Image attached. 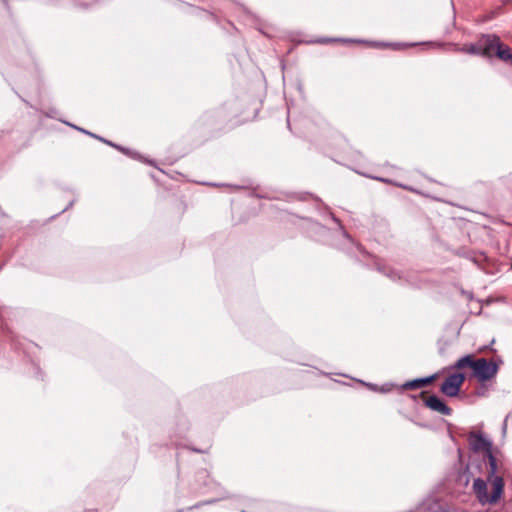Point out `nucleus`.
Wrapping results in <instances>:
<instances>
[{
  "mask_svg": "<svg viewBox=\"0 0 512 512\" xmlns=\"http://www.w3.org/2000/svg\"><path fill=\"white\" fill-rule=\"evenodd\" d=\"M469 448L473 453H483L485 466H490V474L497 471V459L493 453V442L481 432L471 431L468 434Z\"/></svg>",
  "mask_w": 512,
  "mask_h": 512,
  "instance_id": "obj_1",
  "label": "nucleus"
},
{
  "mask_svg": "<svg viewBox=\"0 0 512 512\" xmlns=\"http://www.w3.org/2000/svg\"><path fill=\"white\" fill-rule=\"evenodd\" d=\"M477 41L480 56L484 58H491L496 55V51L501 40L497 34L487 33L480 34Z\"/></svg>",
  "mask_w": 512,
  "mask_h": 512,
  "instance_id": "obj_2",
  "label": "nucleus"
},
{
  "mask_svg": "<svg viewBox=\"0 0 512 512\" xmlns=\"http://www.w3.org/2000/svg\"><path fill=\"white\" fill-rule=\"evenodd\" d=\"M499 366L497 363L488 361L485 358L476 359V364L473 370V375L480 382H485L492 379L498 372Z\"/></svg>",
  "mask_w": 512,
  "mask_h": 512,
  "instance_id": "obj_3",
  "label": "nucleus"
},
{
  "mask_svg": "<svg viewBox=\"0 0 512 512\" xmlns=\"http://www.w3.org/2000/svg\"><path fill=\"white\" fill-rule=\"evenodd\" d=\"M464 381V373H452L441 384L440 391L448 397H455L458 395Z\"/></svg>",
  "mask_w": 512,
  "mask_h": 512,
  "instance_id": "obj_4",
  "label": "nucleus"
},
{
  "mask_svg": "<svg viewBox=\"0 0 512 512\" xmlns=\"http://www.w3.org/2000/svg\"><path fill=\"white\" fill-rule=\"evenodd\" d=\"M487 469V480L492 483L493 490L490 495V503H496L502 496L504 491V479L500 475L490 474V466H486Z\"/></svg>",
  "mask_w": 512,
  "mask_h": 512,
  "instance_id": "obj_5",
  "label": "nucleus"
},
{
  "mask_svg": "<svg viewBox=\"0 0 512 512\" xmlns=\"http://www.w3.org/2000/svg\"><path fill=\"white\" fill-rule=\"evenodd\" d=\"M424 404L429 409L439 412L442 415L450 416L452 409L447 406L437 395H430L424 401Z\"/></svg>",
  "mask_w": 512,
  "mask_h": 512,
  "instance_id": "obj_6",
  "label": "nucleus"
},
{
  "mask_svg": "<svg viewBox=\"0 0 512 512\" xmlns=\"http://www.w3.org/2000/svg\"><path fill=\"white\" fill-rule=\"evenodd\" d=\"M473 491L478 501L485 505L490 503V496L487 493V482L482 478H476L473 482Z\"/></svg>",
  "mask_w": 512,
  "mask_h": 512,
  "instance_id": "obj_7",
  "label": "nucleus"
},
{
  "mask_svg": "<svg viewBox=\"0 0 512 512\" xmlns=\"http://www.w3.org/2000/svg\"><path fill=\"white\" fill-rule=\"evenodd\" d=\"M437 377V374H433L427 377L416 378L411 381H407L402 385L404 390H416L431 384Z\"/></svg>",
  "mask_w": 512,
  "mask_h": 512,
  "instance_id": "obj_8",
  "label": "nucleus"
},
{
  "mask_svg": "<svg viewBox=\"0 0 512 512\" xmlns=\"http://www.w3.org/2000/svg\"><path fill=\"white\" fill-rule=\"evenodd\" d=\"M496 57H498L500 60L504 62H508L512 65V48L505 45L500 41V44L496 51Z\"/></svg>",
  "mask_w": 512,
  "mask_h": 512,
  "instance_id": "obj_9",
  "label": "nucleus"
},
{
  "mask_svg": "<svg viewBox=\"0 0 512 512\" xmlns=\"http://www.w3.org/2000/svg\"><path fill=\"white\" fill-rule=\"evenodd\" d=\"M475 364H476V359H474L472 355H465V356L461 357L459 360H457V362L454 364L453 367L456 369H462L465 367H469L473 371Z\"/></svg>",
  "mask_w": 512,
  "mask_h": 512,
  "instance_id": "obj_10",
  "label": "nucleus"
},
{
  "mask_svg": "<svg viewBox=\"0 0 512 512\" xmlns=\"http://www.w3.org/2000/svg\"><path fill=\"white\" fill-rule=\"evenodd\" d=\"M457 51L470 55L480 56L478 41H476L475 43L464 44L462 47L458 48Z\"/></svg>",
  "mask_w": 512,
  "mask_h": 512,
  "instance_id": "obj_11",
  "label": "nucleus"
},
{
  "mask_svg": "<svg viewBox=\"0 0 512 512\" xmlns=\"http://www.w3.org/2000/svg\"><path fill=\"white\" fill-rule=\"evenodd\" d=\"M377 270L387 276L388 278L392 279L393 281L401 279V276L398 271L388 268L386 266H377Z\"/></svg>",
  "mask_w": 512,
  "mask_h": 512,
  "instance_id": "obj_12",
  "label": "nucleus"
},
{
  "mask_svg": "<svg viewBox=\"0 0 512 512\" xmlns=\"http://www.w3.org/2000/svg\"><path fill=\"white\" fill-rule=\"evenodd\" d=\"M66 124H67V125H69V126H71V127H73L74 129H76V130H78V131H80V132L84 133V134H87V135H89V136L93 137V138H96V139H97V137H99L98 135H96V134H94V133H92V132H89V131H87V130H85V129H83V128L77 127L76 125H73V124H70V123H66Z\"/></svg>",
  "mask_w": 512,
  "mask_h": 512,
  "instance_id": "obj_13",
  "label": "nucleus"
},
{
  "mask_svg": "<svg viewBox=\"0 0 512 512\" xmlns=\"http://www.w3.org/2000/svg\"><path fill=\"white\" fill-rule=\"evenodd\" d=\"M331 219H332L336 224H338V225H339L340 229H341V230H342V232H343L344 237H346V238H350L349 234L344 230L343 226L341 225L340 220H339L336 216H334L333 214H331Z\"/></svg>",
  "mask_w": 512,
  "mask_h": 512,
  "instance_id": "obj_14",
  "label": "nucleus"
},
{
  "mask_svg": "<svg viewBox=\"0 0 512 512\" xmlns=\"http://www.w3.org/2000/svg\"><path fill=\"white\" fill-rule=\"evenodd\" d=\"M104 143H106V144H108V145H110V146H112V147H114V148H116V149H118V150H120V151H122L124 153H128V149H126V148H124V147H122L120 145H117V144H115V143H113V142H111L109 140L105 139Z\"/></svg>",
  "mask_w": 512,
  "mask_h": 512,
  "instance_id": "obj_15",
  "label": "nucleus"
},
{
  "mask_svg": "<svg viewBox=\"0 0 512 512\" xmlns=\"http://www.w3.org/2000/svg\"><path fill=\"white\" fill-rule=\"evenodd\" d=\"M104 143H106V144H108V145H110V146H112V147H114V148H116V149H118V150H120V151H122L124 153H128V149H126V148H124V147H122L120 145H117V144H115V143H113V142H111L109 140L105 139Z\"/></svg>",
  "mask_w": 512,
  "mask_h": 512,
  "instance_id": "obj_16",
  "label": "nucleus"
},
{
  "mask_svg": "<svg viewBox=\"0 0 512 512\" xmlns=\"http://www.w3.org/2000/svg\"><path fill=\"white\" fill-rule=\"evenodd\" d=\"M376 179H377V180H379V181H381V182H384V183H387V182H388V180H387V179H385V178L377 177Z\"/></svg>",
  "mask_w": 512,
  "mask_h": 512,
  "instance_id": "obj_17",
  "label": "nucleus"
},
{
  "mask_svg": "<svg viewBox=\"0 0 512 512\" xmlns=\"http://www.w3.org/2000/svg\"><path fill=\"white\" fill-rule=\"evenodd\" d=\"M193 451L198 452V453H204V452H205V451H203V450L196 449V448H193Z\"/></svg>",
  "mask_w": 512,
  "mask_h": 512,
  "instance_id": "obj_18",
  "label": "nucleus"
},
{
  "mask_svg": "<svg viewBox=\"0 0 512 512\" xmlns=\"http://www.w3.org/2000/svg\"><path fill=\"white\" fill-rule=\"evenodd\" d=\"M97 139H98V140H100V141H102V142H104V141H105V139H104V138H102L101 136L97 137Z\"/></svg>",
  "mask_w": 512,
  "mask_h": 512,
  "instance_id": "obj_19",
  "label": "nucleus"
},
{
  "mask_svg": "<svg viewBox=\"0 0 512 512\" xmlns=\"http://www.w3.org/2000/svg\"><path fill=\"white\" fill-rule=\"evenodd\" d=\"M214 502H215L214 500H211V501L205 502V504H211V503H214Z\"/></svg>",
  "mask_w": 512,
  "mask_h": 512,
  "instance_id": "obj_20",
  "label": "nucleus"
},
{
  "mask_svg": "<svg viewBox=\"0 0 512 512\" xmlns=\"http://www.w3.org/2000/svg\"><path fill=\"white\" fill-rule=\"evenodd\" d=\"M198 507H199V505H195V506L190 507V509L198 508Z\"/></svg>",
  "mask_w": 512,
  "mask_h": 512,
  "instance_id": "obj_21",
  "label": "nucleus"
},
{
  "mask_svg": "<svg viewBox=\"0 0 512 512\" xmlns=\"http://www.w3.org/2000/svg\"><path fill=\"white\" fill-rule=\"evenodd\" d=\"M4 2H6V0H3Z\"/></svg>",
  "mask_w": 512,
  "mask_h": 512,
  "instance_id": "obj_22",
  "label": "nucleus"
}]
</instances>
